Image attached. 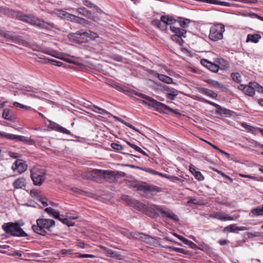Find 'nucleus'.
I'll return each mask as SVG.
<instances>
[{
  "label": "nucleus",
  "mask_w": 263,
  "mask_h": 263,
  "mask_svg": "<svg viewBox=\"0 0 263 263\" xmlns=\"http://www.w3.org/2000/svg\"><path fill=\"white\" fill-rule=\"evenodd\" d=\"M82 177L84 179H91L98 183H111L115 181V172L110 170L93 169L88 173H82Z\"/></svg>",
  "instance_id": "nucleus-1"
},
{
  "label": "nucleus",
  "mask_w": 263,
  "mask_h": 263,
  "mask_svg": "<svg viewBox=\"0 0 263 263\" xmlns=\"http://www.w3.org/2000/svg\"><path fill=\"white\" fill-rule=\"evenodd\" d=\"M78 14L83 15L84 16L87 17L88 18H91V12L87 10L85 7H80L77 9Z\"/></svg>",
  "instance_id": "nucleus-26"
},
{
  "label": "nucleus",
  "mask_w": 263,
  "mask_h": 263,
  "mask_svg": "<svg viewBox=\"0 0 263 263\" xmlns=\"http://www.w3.org/2000/svg\"><path fill=\"white\" fill-rule=\"evenodd\" d=\"M177 20H175L173 18L172 16L168 15H162L161 16V21L164 23L166 26L170 25L173 26L176 22H177Z\"/></svg>",
  "instance_id": "nucleus-22"
},
{
  "label": "nucleus",
  "mask_w": 263,
  "mask_h": 263,
  "mask_svg": "<svg viewBox=\"0 0 263 263\" xmlns=\"http://www.w3.org/2000/svg\"><path fill=\"white\" fill-rule=\"evenodd\" d=\"M44 211L50 216L52 217L55 219L60 218V216H61L59 212L54 210L51 208H46Z\"/></svg>",
  "instance_id": "nucleus-25"
},
{
  "label": "nucleus",
  "mask_w": 263,
  "mask_h": 263,
  "mask_svg": "<svg viewBox=\"0 0 263 263\" xmlns=\"http://www.w3.org/2000/svg\"><path fill=\"white\" fill-rule=\"evenodd\" d=\"M137 190L144 193H160L162 191L161 188L153 184L146 183L137 184L134 186Z\"/></svg>",
  "instance_id": "nucleus-8"
},
{
  "label": "nucleus",
  "mask_w": 263,
  "mask_h": 263,
  "mask_svg": "<svg viewBox=\"0 0 263 263\" xmlns=\"http://www.w3.org/2000/svg\"><path fill=\"white\" fill-rule=\"evenodd\" d=\"M75 23H79L85 26H88L90 24V22L88 21L79 16H77Z\"/></svg>",
  "instance_id": "nucleus-40"
},
{
  "label": "nucleus",
  "mask_w": 263,
  "mask_h": 263,
  "mask_svg": "<svg viewBox=\"0 0 263 263\" xmlns=\"http://www.w3.org/2000/svg\"><path fill=\"white\" fill-rule=\"evenodd\" d=\"M0 34H1V35H3V36H4L6 38H10L11 39H12L14 38L13 36L10 35L7 32L3 31H1Z\"/></svg>",
  "instance_id": "nucleus-59"
},
{
  "label": "nucleus",
  "mask_w": 263,
  "mask_h": 263,
  "mask_svg": "<svg viewBox=\"0 0 263 263\" xmlns=\"http://www.w3.org/2000/svg\"><path fill=\"white\" fill-rule=\"evenodd\" d=\"M13 105L16 107H20L27 110H34V109L32 108L31 107L23 105L17 102H14Z\"/></svg>",
  "instance_id": "nucleus-42"
},
{
  "label": "nucleus",
  "mask_w": 263,
  "mask_h": 263,
  "mask_svg": "<svg viewBox=\"0 0 263 263\" xmlns=\"http://www.w3.org/2000/svg\"><path fill=\"white\" fill-rule=\"evenodd\" d=\"M177 22L179 23L181 28L174 26H170L171 30L174 33V34L171 36V39L179 45L183 46L184 41L182 38L186 37V30L185 28L189 26L191 20L186 18L178 17Z\"/></svg>",
  "instance_id": "nucleus-2"
},
{
  "label": "nucleus",
  "mask_w": 263,
  "mask_h": 263,
  "mask_svg": "<svg viewBox=\"0 0 263 263\" xmlns=\"http://www.w3.org/2000/svg\"><path fill=\"white\" fill-rule=\"evenodd\" d=\"M21 20L35 26L38 17L32 15H23L21 16Z\"/></svg>",
  "instance_id": "nucleus-18"
},
{
  "label": "nucleus",
  "mask_w": 263,
  "mask_h": 263,
  "mask_svg": "<svg viewBox=\"0 0 263 263\" xmlns=\"http://www.w3.org/2000/svg\"><path fill=\"white\" fill-rule=\"evenodd\" d=\"M83 4L87 7L93 8L97 11L101 10L96 5L91 3L89 0H82Z\"/></svg>",
  "instance_id": "nucleus-35"
},
{
  "label": "nucleus",
  "mask_w": 263,
  "mask_h": 263,
  "mask_svg": "<svg viewBox=\"0 0 263 263\" xmlns=\"http://www.w3.org/2000/svg\"><path fill=\"white\" fill-rule=\"evenodd\" d=\"M152 25L156 26L161 30H165L166 29V25L162 21L159 20H154L152 21Z\"/></svg>",
  "instance_id": "nucleus-29"
},
{
  "label": "nucleus",
  "mask_w": 263,
  "mask_h": 263,
  "mask_svg": "<svg viewBox=\"0 0 263 263\" xmlns=\"http://www.w3.org/2000/svg\"><path fill=\"white\" fill-rule=\"evenodd\" d=\"M78 256L80 258H93L94 257L92 255L86 254H79Z\"/></svg>",
  "instance_id": "nucleus-58"
},
{
  "label": "nucleus",
  "mask_w": 263,
  "mask_h": 263,
  "mask_svg": "<svg viewBox=\"0 0 263 263\" xmlns=\"http://www.w3.org/2000/svg\"><path fill=\"white\" fill-rule=\"evenodd\" d=\"M137 96L144 99L142 101V103L145 105L153 107L159 112H162L164 110H168L170 112L177 113L174 109L167 106L165 104L159 102L154 99L142 93H137Z\"/></svg>",
  "instance_id": "nucleus-4"
},
{
  "label": "nucleus",
  "mask_w": 263,
  "mask_h": 263,
  "mask_svg": "<svg viewBox=\"0 0 263 263\" xmlns=\"http://www.w3.org/2000/svg\"><path fill=\"white\" fill-rule=\"evenodd\" d=\"M163 177H165L167 178H168L170 179L173 182H176L177 181H180L181 180V179L180 178H179L178 177H175V176H166V175H161Z\"/></svg>",
  "instance_id": "nucleus-49"
},
{
  "label": "nucleus",
  "mask_w": 263,
  "mask_h": 263,
  "mask_svg": "<svg viewBox=\"0 0 263 263\" xmlns=\"http://www.w3.org/2000/svg\"><path fill=\"white\" fill-rule=\"evenodd\" d=\"M190 171L198 180L202 181L204 180V177L202 174L200 172L196 171L193 165L190 166Z\"/></svg>",
  "instance_id": "nucleus-24"
},
{
  "label": "nucleus",
  "mask_w": 263,
  "mask_h": 263,
  "mask_svg": "<svg viewBox=\"0 0 263 263\" xmlns=\"http://www.w3.org/2000/svg\"><path fill=\"white\" fill-rule=\"evenodd\" d=\"M106 84H108L109 85L112 86V87H115V83L114 80L107 79L106 80Z\"/></svg>",
  "instance_id": "nucleus-60"
},
{
  "label": "nucleus",
  "mask_w": 263,
  "mask_h": 263,
  "mask_svg": "<svg viewBox=\"0 0 263 263\" xmlns=\"http://www.w3.org/2000/svg\"><path fill=\"white\" fill-rule=\"evenodd\" d=\"M36 224L32 226V230L36 234L46 236L48 232L51 231V229L55 227L54 220L47 218H39L36 220Z\"/></svg>",
  "instance_id": "nucleus-3"
},
{
  "label": "nucleus",
  "mask_w": 263,
  "mask_h": 263,
  "mask_svg": "<svg viewBox=\"0 0 263 263\" xmlns=\"http://www.w3.org/2000/svg\"><path fill=\"white\" fill-rule=\"evenodd\" d=\"M18 154L13 152H10L9 153V156L13 158H16L18 157Z\"/></svg>",
  "instance_id": "nucleus-63"
},
{
  "label": "nucleus",
  "mask_w": 263,
  "mask_h": 263,
  "mask_svg": "<svg viewBox=\"0 0 263 263\" xmlns=\"http://www.w3.org/2000/svg\"><path fill=\"white\" fill-rule=\"evenodd\" d=\"M88 34L87 32H80L78 31L76 33H73L71 35L73 40L78 43H83L88 42Z\"/></svg>",
  "instance_id": "nucleus-12"
},
{
  "label": "nucleus",
  "mask_w": 263,
  "mask_h": 263,
  "mask_svg": "<svg viewBox=\"0 0 263 263\" xmlns=\"http://www.w3.org/2000/svg\"><path fill=\"white\" fill-rule=\"evenodd\" d=\"M260 39L261 36L258 34H249L247 35L246 42L257 43Z\"/></svg>",
  "instance_id": "nucleus-28"
},
{
  "label": "nucleus",
  "mask_w": 263,
  "mask_h": 263,
  "mask_svg": "<svg viewBox=\"0 0 263 263\" xmlns=\"http://www.w3.org/2000/svg\"><path fill=\"white\" fill-rule=\"evenodd\" d=\"M239 2L246 4H256L257 3V0H239Z\"/></svg>",
  "instance_id": "nucleus-56"
},
{
  "label": "nucleus",
  "mask_w": 263,
  "mask_h": 263,
  "mask_svg": "<svg viewBox=\"0 0 263 263\" xmlns=\"http://www.w3.org/2000/svg\"><path fill=\"white\" fill-rule=\"evenodd\" d=\"M35 26L47 30H51L55 28V25L53 23L45 22L44 20L39 18L37 20Z\"/></svg>",
  "instance_id": "nucleus-15"
},
{
  "label": "nucleus",
  "mask_w": 263,
  "mask_h": 263,
  "mask_svg": "<svg viewBox=\"0 0 263 263\" xmlns=\"http://www.w3.org/2000/svg\"><path fill=\"white\" fill-rule=\"evenodd\" d=\"M30 173V177L33 184L36 186L42 185L46 179V170L38 167H33L31 170Z\"/></svg>",
  "instance_id": "nucleus-6"
},
{
  "label": "nucleus",
  "mask_w": 263,
  "mask_h": 263,
  "mask_svg": "<svg viewBox=\"0 0 263 263\" xmlns=\"http://www.w3.org/2000/svg\"><path fill=\"white\" fill-rule=\"evenodd\" d=\"M188 246H190V248L194 250H198L199 249V246H198L196 244H195V243L191 241Z\"/></svg>",
  "instance_id": "nucleus-61"
},
{
  "label": "nucleus",
  "mask_w": 263,
  "mask_h": 263,
  "mask_svg": "<svg viewBox=\"0 0 263 263\" xmlns=\"http://www.w3.org/2000/svg\"><path fill=\"white\" fill-rule=\"evenodd\" d=\"M179 91L173 88L170 89V92L166 94V97L171 100H174L175 98L178 95Z\"/></svg>",
  "instance_id": "nucleus-33"
},
{
  "label": "nucleus",
  "mask_w": 263,
  "mask_h": 263,
  "mask_svg": "<svg viewBox=\"0 0 263 263\" xmlns=\"http://www.w3.org/2000/svg\"><path fill=\"white\" fill-rule=\"evenodd\" d=\"M134 237L136 239H139L142 241H145L146 242H149L151 240H153L154 239L149 235H145L142 233L136 232L134 234Z\"/></svg>",
  "instance_id": "nucleus-21"
},
{
  "label": "nucleus",
  "mask_w": 263,
  "mask_h": 263,
  "mask_svg": "<svg viewBox=\"0 0 263 263\" xmlns=\"http://www.w3.org/2000/svg\"><path fill=\"white\" fill-rule=\"evenodd\" d=\"M239 176L241 177L248 178L253 179L254 180H258V177H256L255 176H251V175H247L239 174Z\"/></svg>",
  "instance_id": "nucleus-51"
},
{
  "label": "nucleus",
  "mask_w": 263,
  "mask_h": 263,
  "mask_svg": "<svg viewBox=\"0 0 263 263\" xmlns=\"http://www.w3.org/2000/svg\"><path fill=\"white\" fill-rule=\"evenodd\" d=\"M30 194L32 198L36 199L37 200L41 197L40 193L39 192L36 190H31Z\"/></svg>",
  "instance_id": "nucleus-44"
},
{
  "label": "nucleus",
  "mask_w": 263,
  "mask_h": 263,
  "mask_svg": "<svg viewBox=\"0 0 263 263\" xmlns=\"http://www.w3.org/2000/svg\"><path fill=\"white\" fill-rule=\"evenodd\" d=\"M232 79L237 83H240L242 81L241 77L238 72H233L231 74Z\"/></svg>",
  "instance_id": "nucleus-37"
},
{
  "label": "nucleus",
  "mask_w": 263,
  "mask_h": 263,
  "mask_svg": "<svg viewBox=\"0 0 263 263\" xmlns=\"http://www.w3.org/2000/svg\"><path fill=\"white\" fill-rule=\"evenodd\" d=\"M88 34V41L90 39V40H92V39H95L96 38H97V37H98V34L95 33V32H93L91 31H86Z\"/></svg>",
  "instance_id": "nucleus-45"
},
{
  "label": "nucleus",
  "mask_w": 263,
  "mask_h": 263,
  "mask_svg": "<svg viewBox=\"0 0 263 263\" xmlns=\"http://www.w3.org/2000/svg\"><path fill=\"white\" fill-rule=\"evenodd\" d=\"M116 121L120 122L121 123L126 125L128 127H129L130 128H132V129H134L133 126L131 124H130L129 123H128L125 122L123 120H122L121 118H118L117 117H116Z\"/></svg>",
  "instance_id": "nucleus-47"
},
{
  "label": "nucleus",
  "mask_w": 263,
  "mask_h": 263,
  "mask_svg": "<svg viewBox=\"0 0 263 263\" xmlns=\"http://www.w3.org/2000/svg\"><path fill=\"white\" fill-rule=\"evenodd\" d=\"M201 64L214 72H217L219 69V66L217 63H213L206 59H201Z\"/></svg>",
  "instance_id": "nucleus-16"
},
{
  "label": "nucleus",
  "mask_w": 263,
  "mask_h": 263,
  "mask_svg": "<svg viewBox=\"0 0 263 263\" xmlns=\"http://www.w3.org/2000/svg\"><path fill=\"white\" fill-rule=\"evenodd\" d=\"M164 248L171 251H175L177 252L178 248L168 246H165Z\"/></svg>",
  "instance_id": "nucleus-62"
},
{
  "label": "nucleus",
  "mask_w": 263,
  "mask_h": 263,
  "mask_svg": "<svg viewBox=\"0 0 263 263\" xmlns=\"http://www.w3.org/2000/svg\"><path fill=\"white\" fill-rule=\"evenodd\" d=\"M257 85V83L250 82L248 85L240 84L238 86V89L248 96H253L255 93L254 87Z\"/></svg>",
  "instance_id": "nucleus-9"
},
{
  "label": "nucleus",
  "mask_w": 263,
  "mask_h": 263,
  "mask_svg": "<svg viewBox=\"0 0 263 263\" xmlns=\"http://www.w3.org/2000/svg\"><path fill=\"white\" fill-rule=\"evenodd\" d=\"M197 243L199 244L198 250H200L203 252H204L210 255H213L214 254L213 249L211 246H210L209 245H208L203 242H197Z\"/></svg>",
  "instance_id": "nucleus-19"
},
{
  "label": "nucleus",
  "mask_w": 263,
  "mask_h": 263,
  "mask_svg": "<svg viewBox=\"0 0 263 263\" xmlns=\"http://www.w3.org/2000/svg\"><path fill=\"white\" fill-rule=\"evenodd\" d=\"M37 201L41 202L44 206H47L48 203L47 202V199L45 198H43L42 196L37 199Z\"/></svg>",
  "instance_id": "nucleus-52"
},
{
  "label": "nucleus",
  "mask_w": 263,
  "mask_h": 263,
  "mask_svg": "<svg viewBox=\"0 0 263 263\" xmlns=\"http://www.w3.org/2000/svg\"><path fill=\"white\" fill-rule=\"evenodd\" d=\"M126 203L130 206L138 210H141L144 208V204L139 202L138 201L131 198L128 196H125L123 197Z\"/></svg>",
  "instance_id": "nucleus-14"
},
{
  "label": "nucleus",
  "mask_w": 263,
  "mask_h": 263,
  "mask_svg": "<svg viewBox=\"0 0 263 263\" xmlns=\"http://www.w3.org/2000/svg\"><path fill=\"white\" fill-rule=\"evenodd\" d=\"M58 132H61L63 134H66L68 135H70L71 133L69 130H67L66 128L60 126L58 129Z\"/></svg>",
  "instance_id": "nucleus-48"
},
{
  "label": "nucleus",
  "mask_w": 263,
  "mask_h": 263,
  "mask_svg": "<svg viewBox=\"0 0 263 263\" xmlns=\"http://www.w3.org/2000/svg\"><path fill=\"white\" fill-rule=\"evenodd\" d=\"M216 63L219 66V69L221 70H225L229 67L228 62L223 59H217Z\"/></svg>",
  "instance_id": "nucleus-27"
},
{
  "label": "nucleus",
  "mask_w": 263,
  "mask_h": 263,
  "mask_svg": "<svg viewBox=\"0 0 263 263\" xmlns=\"http://www.w3.org/2000/svg\"><path fill=\"white\" fill-rule=\"evenodd\" d=\"M158 78L161 81L167 84H171L173 82L171 78L162 74H158Z\"/></svg>",
  "instance_id": "nucleus-32"
},
{
  "label": "nucleus",
  "mask_w": 263,
  "mask_h": 263,
  "mask_svg": "<svg viewBox=\"0 0 263 263\" xmlns=\"http://www.w3.org/2000/svg\"><path fill=\"white\" fill-rule=\"evenodd\" d=\"M61 217H63V216L61 215V216H60V218H57V219L59 220L63 223L69 227L73 226V223L71 221L69 220L67 218H61Z\"/></svg>",
  "instance_id": "nucleus-43"
},
{
  "label": "nucleus",
  "mask_w": 263,
  "mask_h": 263,
  "mask_svg": "<svg viewBox=\"0 0 263 263\" xmlns=\"http://www.w3.org/2000/svg\"><path fill=\"white\" fill-rule=\"evenodd\" d=\"M88 107L90 108L92 111L99 113L101 115H104V114L106 113L107 112L104 110L102 108H101L98 106H95V105H90V106H88Z\"/></svg>",
  "instance_id": "nucleus-38"
},
{
  "label": "nucleus",
  "mask_w": 263,
  "mask_h": 263,
  "mask_svg": "<svg viewBox=\"0 0 263 263\" xmlns=\"http://www.w3.org/2000/svg\"><path fill=\"white\" fill-rule=\"evenodd\" d=\"M153 210L155 211L160 212L161 216L163 218L167 217L175 221L179 220L177 216L170 210L165 211L160 206L156 205H154Z\"/></svg>",
  "instance_id": "nucleus-10"
},
{
  "label": "nucleus",
  "mask_w": 263,
  "mask_h": 263,
  "mask_svg": "<svg viewBox=\"0 0 263 263\" xmlns=\"http://www.w3.org/2000/svg\"><path fill=\"white\" fill-rule=\"evenodd\" d=\"M2 117L3 118L12 121L14 119V117L12 115V111L7 108L4 109Z\"/></svg>",
  "instance_id": "nucleus-30"
},
{
  "label": "nucleus",
  "mask_w": 263,
  "mask_h": 263,
  "mask_svg": "<svg viewBox=\"0 0 263 263\" xmlns=\"http://www.w3.org/2000/svg\"><path fill=\"white\" fill-rule=\"evenodd\" d=\"M44 63H49L52 64L53 65H56L58 66H62V65L63 64L61 62H60V61H57L55 60H53V59H49L45 58V59H44Z\"/></svg>",
  "instance_id": "nucleus-41"
},
{
  "label": "nucleus",
  "mask_w": 263,
  "mask_h": 263,
  "mask_svg": "<svg viewBox=\"0 0 263 263\" xmlns=\"http://www.w3.org/2000/svg\"><path fill=\"white\" fill-rule=\"evenodd\" d=\"M127 143L128 144V145H129L132 148L134 149L137 152H138L140 149V148L139 147H138L137 145L128 142H127Z\"/></svg>",
  "instance_id": "nucleus-55"
},
{
  "label": "nucleus",
  "mask_w": 263,
  "mask_h": 263,
  "mask_svg": "<svg viewBox=\"0 0 263 263\" xmlns=\"http://www.w3.org/2000/svg\"><path fill=\"white\" fill-rule=\"evenodd\" d=\"M225 31L224 26L222 24H216L210 28L209 38L213 41H217L223 39V33Z\"/></svg>",
  "instance_id": "nucleus-7"
},
{
  "label": "nucleus",
  "mask_w": 263,
  "mask_h": 263,
  "mask_svg": "<svg viewBox=\"0 0 263 263\" xmlns=\"http://www.w3.org/2000/svg\"><path fill=\"white\" fill-rule=\"evenodd\" d=\"M251 213H252L254 216L263 215V205L261 208H257L252 209L251 211Z\"/></svg>",
  "instance_id": "nucleus-39"
},
{
  "label": "nucleus",
  "mask_w": 263,
  "mask_h": 263,
  "mask_svg": "<svg viewBox=\"0 0 263 263\" xmlns=\"http://www.w3.org/2000/svg\"><path fill=\"white\" fill-rule=\"evenodd\" d=\"M205 102L217 108L218 110V112H219L220 114H227V111H229V110L221 107L220 105H219L214 102H211L210 101H208V100L205 101Z\"/></svg>",
  "instance_id": "nucleus-31"
},
{
  "label": "nucleus",
  "mask_w": 263,
  "mask_h": 263,
  "mask_svg": "<svg viewBox=\"0 0 263 263\" xmlns=\"http://www.w3.org/2000/svg\"><path fill=\"white\" fill-rule=\"evenodd\" d=\"M180 240H181L183 243H184V244H185L186 245H189L190 242H191L190 240H189L183 237L182 238H180Z\"/></svg>",
  "instance_id": "nucleus-64"
},
{
  "label": "nucleus",
  "mask_w": 263,
  "mask_h": 263,
  "mask_svg": "<svg viewBox=\"0 0 263 263\" xmlns=\"http://www.w3.org/2000/svg\"><path fill=\"white\" fill-rule=\"evenodd\" d=\"M67 15V18L70 20L71 22H74L77 19V16L72 14L71 13H68V14H66Z\"/></svg>",
  "instance_id": "nucleus-50"
},
{
  "label": "nucleus",
  "mask_w": 263,
  "mask_h": 263,
  "mask_svg": "<svg viewBox=\"0 0 263 263\" xmlns=\"http://www.w3.org/2000/svg\"><path fill=\"white\" fill-rule=\"evenodd\" d=\"M0 138L10 140H16L18 141L27 142V137L23 136L15 135L12 134L6 133L0 131Z\"/></svg>",
  "instance_id": "nucleus-11"
},
{
  "label": "nucleus",
  "mask_w": 263,
  "mask_h": 263,
  "mask_svg": "<svg viewBox=\"0 0 263 263\" xmlns=\"http://www.w3.org/2000/svg\"><path fill=\"white\" fill-rule=\"evenodd\" d=\"M8 255L12 256H17L19 257H21L22 256V252L21 251H11V252L9 253Z\"/></svg>",
  "instance_id": "nucleus-46"
},
{
  "label": "nucleus",
  "mask_w": 263,
  "mask_h": 263,
  "mask_svg": "<svg viewBox=\"0 0 263 263\" xmlns=\"http://www.w3.org/2000/svg\"><path fill=\"white\" fill-rule=\"evenodd\" d=\"M210 217L223 221L233 220L234 219L233 217L221 212H217L215 214H211Z\"/></svg>",
  "instance_id": "nucleus-17"
},
{
  "label": "nucleus",
  "mask_w": 263,
  "mask_h": 263,
  "mask_svg": "<svg viewBox=\"0 0 263 263\" xmlns=\"http://www.w3.org/2000/svg\"><path fill=\"white\" fill-rule=\"evenodd\" d=\"M208 83L213 87L216 88L222 89L224 88V87L221 83L218 82V81L212 80H208Z\"/></svg>",
  "instance_id": "nucleus-34"
},
{
  "label": "nucleus",
  "mask_w": 263,
  "mask_h": 263,
  "mask_svg": "<svg viewBox=\"0 0 263 263\" xmlns=\"http://www.w3.org/2000/svg\"><path fill=\"white\" fill-rule=\"evenodd\" d=\"M13 185L16 189H24L26 186V180L23 177L18 178L14 181Z\"/></svg>",
  "instance_id": "nucleus-20"
},
{
  "label": "nucleus",
  "mask_w": 263,
  "mask_h": 263,
  "mask_svg": "<svg viewBox=\"0 0 263 263\" xmlns=\"http://www.w3.org/2000/svg\"><path fill=\"white\" fill-rule=\"evenodd\" d=\"M2 228L7 234L13 236L25 237L27 236L19 224L16 222L5 223L3 224Z\"/></svg>",
  "instance_id": "nucleus-5"
},
{
  "label": "nucleus",
  "mask_w": 263,
  "mask_h": 263,
  "mask_svg": "<svg viewBox=\"0 0 263 263\" xmlns=\"http://www.w3.org/2000/svg\"><path fill=\"white\" fill-rule=\"evenodd\" d=\"M248 229L245 227H237L235 224H231L224 229V231L228 232H234L236 231H246Z\"/></svg>",
  "instance_id": "nucleus-23"
},
{
  "label": "nucleus",
  "mask_w": 263,
  "mask_h": 263,
  "mask_svg": "<svg viewBox=\"0 0 263 263\" xmlns=\"http://www.w3.org/2000/svg\"><path fill=\"white\" fill-rule=\"evenodd\" d=\"M67 14H68V12H66V11H63V10H60L59 11V15L61 17H62V18H67V15H66Z\"/></svg>",
  "instance_id": "nucleus-54"
},
{
  "label": "nucleus",
  "mask_w": 263,
  "mask_h": 263,
  "mask_svg": "<svg viewBox=\"0 0 263 263\" xmlns=\"http://www.w3.org/2000/svg\"><path fill=\"white\" fill-rule=\"evenodd\" d=\"M60 125H59L57 123H55L54 122H50V127L53 129H55L57 131H58V129L60 127Z\"/></svg>",
  "instance_id": "nucleus-53"
},
{
  "label": "nucleus",
  "mask_w": 263,
  "mask_h": 263,
  "mask_svg": "<svg viewBox=\"0 0 263 263\" xmlns=\"http://www.w3.org/2000/svg\"><path fill=\"white\" fill-rule=\"evenodd\" d=\"M254 91H257L260 93H263V87L257 83V85L254 87Z\"/></svg>",
  "instance_id": "nucleus-57"
},
{
  "label": "nucleus",
  "mask_w": 263,
  "mask_h": 263,
  "mask_svg": "<svg viewBox=\"0 0 263 263\" xmlns=\"http://www.w3.org/2000/svg\"><path fill=\"white\" fill-rule=\"evenodd\" d=\"M11 168L19 174L24 173L27 168V165L22 160L17 159L12 165Z\"/></svg>",
  "instance_id": "nucleus-13"
},
{
  "label": "nucleus",
  "mask_w": 263,
  "mask_h": 263,
  "mask_svg": "<svg viewBox=\"0 0 263 263\" xmlns=\"http://www.w3.org/2000/svg\"><path fill=\"white\" fill-rule=\"evenodd\" d=\"M202 91V93L204 95H206V96H209L213 99L216 98L217 97L216 93L207 88H203Z\"/></svg>",
  "instance_id": "nucleus-36"
}]
</instances>
